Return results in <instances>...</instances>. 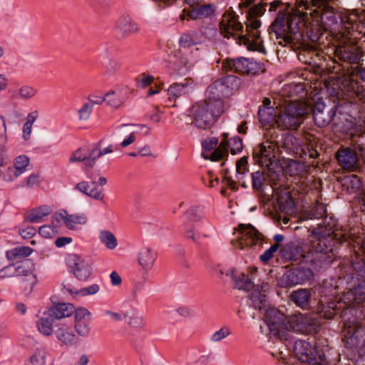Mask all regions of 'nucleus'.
<instances>
[{
    "instance_id": "f257e3e1",
    "label": "nucleus",
    "mask_w": 365,
    "mask_h": 365,
    "mask_svg": "<svg viewBox=\"0 0 365 365\" xmlns=\"http://www.w3.org/2000/svg\"><path fill=\"white\" fill-rule=\"evenodd\" d=\"M318 0H297L295 9L291 13L279 14L269 26L270 34H274L277 39H282L284 46L289 45L293 50L302 46V34L301 26L309 20L308 13L317 6Z\"/></svg>"
},
{
    "instance_id": "f03ea898",
    "label": "nucleus",
    "mask_w": 365,
    "mask_h": 365,
    "mask_svg": "<svg viewBox=\"0 0 365 365\" xmlns=\"http://www.w3.org/2000/svg\"><path fill=\"white\" fill-rule=\"evenodd\" d=\"M223 110L224 103L220 98H210L197 101L189 110V116L192 118L190 123L199 129H209Z\"/></svg>"
},
{
    "instance_id": "7ed1b4c3",
    "label": "nucleus",
    "mask_w": 365,
    "mask_h": 365,
    "mask_svg": "<svg viewBox=\"0 0 365 365\" xmlns=\"http://www.w3.org/2000/svg\"><path fill=\"white\" fill-rule=\"evenodd\" d=\"M310 108L306 102L295 101L285 105L275 116L277 128L282 130H296L309 113Z\"/></svg>"
},
{
    "instance_id": "20e7f679",
    "label": "nucleus",
    "mask_w": 365,
    "mask_h": 365,
    "mask_svg": "<svg viewBox=\"0 0 365 365\" xmlns=\"http://www.w3.org/2000/svg\"><path fill=\"white\" fill-rule=\"evenodd\" d=\"M266 6V3H260L249 9L246 22L247 34L239 36L240 43L245 45L249 50L261 51L263 48L262 40L258 30L261 22L257 17L264 14Z\"/></svg>"
},
{
    "instance_id": "39448f33",
    "label": "nucleus",
    "mask_w": 365,
    "mask_h": 365,
    "mask_svg": "<svg viewBox=\"0 0 365 365\" xmlns=\"http://www.w3.org/2000/svg\"><path fill=\"white\" fill-rule=\"evenodd\" d=\"M235 230L237 232V236L232 240V244L237 249H249L256 246L260 247L265 242L264 236L251 224H240Z\"/></svg>"
},
{
    "instance_id": "423d86ee",
    "label": "nucleus",
    "mask_w": 365,
    "mask_h": 365,
    "mask_svg": "<svg viewBox=\"0 0 365 365\" xmlns=\"http://www.w3.org/2000/svg\"><path fill=\"white\" fill-rule=\"evenodd\" d=\"M294 353L299 361L309 365H326V359L322 351L313 349L308 341L299 340L295 342Z\"/></svg>"
},
{
    "instance_id": "0eeeda50",
    "label": "nucleus",
    "mask_w": 365,
    "mask_h": 365,
    "mask_svg": "<svg viewBox=\"0 0 365 365\" xmlns=\"http://www.w3.org/2000/svg\"><path fill=\"white\" fill-rule=\"evenodd\" d=\"M222 69L241 75H257L264 71L259 63L243 57L226 58L222 62Z\"/></svg>"
},
{
    "instance_id": "6e6552de",
    "label": "nucleus",
    "mask_w": 365,
    "mask_h": 365,
    "mask_svg": "<svg viewBox=\"0 0 365 365\" xmlns=\"http://www.w3.org/2000/svg\"><path fill=\"white\" fill-rule=\"evenodd\" d=\"M330 243L331 241L324 237H315L311 241V252L315 255L314 260L318 262L320 265L330 264L335 258Z\"/></svg>"
},
{
    "instance_id": "1a4fd4ad",
    "label": "nucleus",
    "mask_w": 365,
    "mask_h": 365,
    "mask_svg": "<svg viewBox=\"0 0 365 365\" xmlns=\"http://www.w3.org/2000/svg\"><path fill=\"white\" fill-rule=\"evenodd\" d=\"M264 321L270 332L276 337L282 339L287 331V317L275 309L266 310Z\"/></svg>"
},
{
    "instance_id": "9d476101",
    "label": "nucleus",
    "mask_w": 365,
    "mask_h": 365,
    "mask_svg": "<svg viewBox=\"0 0 365 365\" xmlns=\"http://www.w3.org/2000/svg\"><path fill=\"white\" fill-rule=\"evenodd\" d=\"M317 326L309 317L298 314L287 317V330L309 334L316 332Z\"/></svg>"
},
{
    "instance_id": "9b49d317",
    "label": "nucleus",
    "mask_w": 365,
    "mask_h": 365,
    "mask_svg": "<svg viewBox=\"0 0 365 365\" xmlns=\"http://www.w3.org/2000/svg\"><path fill=\"white\" fill-rule=\"evenodd\" d=\"M276 151V144L267 140L254 148L253 158L260 165L269 167L275 158Z\"/></svg>"
},
{
    "instance_id": "f8f14e48",
    "label": "nucleus",
    "mask_w": 365,
    "mask_h": 365,
    "mask_svg": "<svg viewBox=\"0 0 365 365\" xmlns=\"http://www.w3.org/2000/svg\"><path fill=\"white\" fill-rule=\"evenodd\" d=\"M219 26L221 34L225 38L237 34L242 29V25L238 21V16L231 8L222 15Z\"/></svg>"
},
{
    "instance_id": "ddd939ff",
    "label": "nucleus",
    "mask_w": 365,
    "mask_h": 365,
    "mask_svg": "<svg viewBox=\"0 0 365 365\" xmlns=\"http://www.w3.org/2000/svg\"><path fill=\"white\" fill-rule=\"evenodd\" d=\"M215 12V7L212 4L199 5L196 4L189 5V7H185L180 14V19L183 21L185 19H200L209 17Z\"/></svg>"
},
{
    "instance_id": "4468645a",
    "label": "nucleus",
    "mask_w": 365,
    "mask_h": 365,
    "mask_svg": "<svg viewBox=\"0 0 365 365\" xmlns=\"http://www.w3.org/2000/svg\"><path fill=\"white\" fill-rule=\"evenodd\" d=\"M91 313L86 309L78 307L74 312V325L77 334L81 336H87L90 332Z\"/></svg>"
},
{
    "instance_id": "2eb2a0df",
    "label": "nucleus",
    "mask_w": 365,
    "mask_h": 365,
    "mask_svg": "<svg viewBox=\"0 0 365 365\" xmlns=\"http://www.w3.org/2000/svg\"><path fill=\"white\" fill-rule=\"evenodd\" d=\"M336 158L344 170L354 171L358 168L357 155L350 148H340L336 154Z\"/></svg>"
},
{
    "instance_id": "dca6fc26",
    "label": "nucleus",
    "mask_w": 365,
    "mask_h": 365,
    "mask_svg": "<svg viewBox=\"0 0 365 365\" xmlns=\"http://www.w3.org/2000/svg\"><path fill=\"white\" fill-rule=\"evenodd\" d=\"M335 56L340 61L355 64L359 63L361 53L359 47L354 45H346L339 46L335 51Z\"/></svg>"
},
{
    "instance_id": "f3484780",
    "label": "nucleus",
    "mask_w": 365,
    "mask_h": 365,
    "mask_svg": "<svg viewBox=\"0 0 365 365\" xmlns=\"http://www.w3.org/2000/svg\"><path fill=\"white\" fill-rule=\"evenodd\" d=\"M68 264L79 279H86L90 276L91 269L88 264L80 257L75 255L70 256Z\"/></svg>"
},
{
    "instance_id": "a211bd4d",
    "label": "nucleus",
    "mask_w": 365,
    "mask_h": 365,
    "mask_svg": "<svg viewBox=\"0 0 365 365\" xmlns=\"http://www.w3.org/2000/svg\"><path fill=\"white\" fill-rule=\"evenodd\" d=\"M55 217L57 221L62 222L70 230H77L86 223V217L83 215H70L66 210L56 214Z\"/></svg>"
},
{
    "instance_id": "6ab92c4d",
    "label": "nucleus",
    "mask_w": 365,
    "mask_h": 365,
    "mask_svg": "<svg viewBox=\"0 0 365 365\" xmlns=\"http://www.w3.org/2000/svg\"><path fill=\"white\" fill-rule=\"evenodd\" d=\"M310 273V269L299 268L291 269L284 275L285 282L283 285L285 287H292L302 284L309 279Z\"/></svg>"
},
{
    "instance_id": "aec40b11",
    "label": "nucleus",
    "mask_w": 365,
    "mask_h": 365,
    "mask_svg": "<svg viewBox=\"0 0 365 365\" xmlns=\"http://www.w3.org/2000/svg\"><path fill=\"white\" fill-rule=\"evenodd\" d=\"M195 88V83L192 78H186L183 83H175L168 89L169 100L187 94Z\"/></svg>"
},
{
    "instance_id": "412c9836",
    "label": "nucleus",
    "mask_w": 365,
    "mask_h": 365,
    "mask_svg": "<svg viewBox=\"0 0 365 365\" xmlns=\"http://www.w3.org/2000/svg\"><path fill=\"white\" fill-rule=\"evenodd\" d=\"M71 163L84 162L86 169L92 168L94 165L93 156L91 155V149L81 148L73 152L70 158Z\"/></svg>"
},
{
    "instance_id": "4be33fe9",
    "label": "nucleus",
    "mask_w": 365,
    "mask_h": 365,
    "mask_svg": "<svg viewBox=\"0 0 365 365\" xmlns=\"http://www.w3.org/2000/svg\"><path fill=\"white\" fill-rule=\"evenodd\" d=\"M57 339L64 345H73L76 343L78 337L72 328L66 324H61L56 331Z\"/></svg>"
},
{
    "instance_id": "5701e85b",
    "label": "nucleus",
    "mask_w": 365,
    "mask_h": 365,
    "mask_svg": "<svg viewBox=\"0 0 365 365\" xmlns=\"http://www.w3.org/2000/svg\"><path fill=\"white\" fill-rule=\"evenodd\" d=\"M310 298L311 293L309 290L307 289H299L292 292L290 294L291 300L298 307L304 309H309Z\"/></svg>"
},
{
    "instance_id": "b1692460",
    "label": "nucleus",
    "mask_w": 365,
    "mask_h": 365,
    "mask_svg": "<svg viewBox=\"0 0 365 365\" xmlns=\"http://www.w3.org/2000/svg\"><path fill=\"white\" fill-rule=\"evenodd\" d=\"M49 316L56 319H61L71 316L74 311V307L71 304H58L52 307L49 310Z\"/></svg>"
},
{
    "instance_id": "393cba45",
    "label": "nucleus",
    "mask_w": 365,
    "mask_h": 365,
    "mask_svg": "<svg viewBox=\"0 0 365 365\" xmlns=\"http://www.w3.org/2000/svg\"><path fill=\"white\" fill-rule=\"evenodd\" d=\"M76 189L95 199H103L102 190L98 187L95 182H81L76 185Z\"/></svg>"
},
{
    "instance_id": "a878e982",
    "label": "nucleus",
    "mask_w": 365,
    "mask_h": 365,
    "mask_svg": "<svg viewBox=\"0 0 365 365\" xmlns=\"http://www.w3.org/2000/svg\"><path fill=\"white\" fill-rule=\"evenodd\" d=\"M268 284L266 283L262 286V291L254 289L252 292L250 294V300L255 309L261 310L264 306V303L266 302L265 292L268 289Z\"/></svg>"
},
{
    "instance_id": "bb28decb",
    "label": "nucleus",
    "mask_w": 365,
    "mask_h": 365,
    "mask_svg": "<svg viewBox=\"0 0 365 365\" xmlns=\"http://www.w3.org/2000/svg\"><path fill=\"white\" fill-rule=\"evenodd\" d=\"M51 210L47 205H41L38 207L34 208L26 213V220L31 222H38L43 217L48 215Z\"/></svg>"
},
{
    "instance_id": "cd10ccee",
    "label": "nucleus",
    "mask_w": 365,
    "mask_h": 365,
    "mask_svg": "<svg viewBox=\"0 0 365 365\" xmlns=\"http://www.w3.org/2000/svg\"><path fill=\"white\" fill-rule=\"evenodd\" d=\"M118 28L124 34H134L139 31L138 24L128 16H123L118 21Z\"/></svg>"
},
{
    "instance_id": "c85d7f7f",
    "label": "nucleus",
    "mask_w": 365,
    "mask_h": 365,
    "mask_svg": "<svg viewBox=\"0 0 365 365\" xmlns=\"http://www.w3.org/2000/svg\"><path fill=\"white\" fill-rule=\"evenodd\" d=\"M308 171L307 167L304 164L295 160L291 161L287 167L286 172L291 176H299L302 178L307 175Z\"/></svg>"
},
{
    "instance_id": "c756f323",
    "label": "nucleus",
    "mask_w": 365,
    "mask_h": 365,
    "mask_svg": "<svg viewBox=\"0 0 365 365\" xmlns=\"http://www.w3.org/2000/svg\"><path fill=\"white\" fill-rule=\"evenodd\" d=\"M23 274L22 264H11L0 271L1 278H14L20 277Z\"/></svg>"
},
{
    "instance_id": "7c9ffc66",
    "label": "nucleus",
    "mask_w": 365,
    "mask_h": 365,
    "mask_svg": "<svg viewBox=\"0 0 365 365\" xmlns=\"http://www.w3.org/2000/svg\"><path fill=\"white\" fill-rule=\"evenodd\" d=\"M235 286L239 289L250 290L253 287L252 279L247 274L240 273L235 277Z\"/></svg>"
},
{
    "instance_id": "2f4dec72",
    "label": "nucleus",
    "mask_w": 365,
    "mask_h": 365,
    "mask_svg": "<svg viewBox=\"0 0 365 365\" xmlns=\"http://www.w3.org/2000/svg\"><path fill=\"white\" fill-rule=\"evenodd\" d=\"M138 261L143 268H150L155 261V255L149 249L143 250L140 252Z\"/></svg>"
},
{
    "instance_id": "473e14b6",
    "label": "nucleus",
    "mask_w": 365,
    "mask_h": 365,
    "mask_svg": "<svg viewBox=\"0 0 365 365\" xmlns=\"http://www.w3.org/2000/svg\"><path fill=\"white\" fill-rule=\"evenodd\" d=\"M23 173V158L22 156H18L14 163L12 168H9L7 170V175L9 180H11L17 178Z\"/></svg>"
},
{
    "instance_id": "72a5a7b5",
    "label": "nucleus",
    "mask_w": 365,
    "mask_h": 365,
    "mask_svg": "<svg viewBox=\"0 0 365 365\" xmlns=\"http://www.w3.org/2000/svg\"><path fill=\"white\" fill-rule=\"evenodd\" d=\"M102 143L103 140H101L91 149V155L93 156L94 163H96V160L102 155L110 154L113 151L112 145H109L108 146L101 149Z\"/></svg>"
},
{
    "instance_id": "f704fd0d",
    "label": "nucleus",
    "mask_w": 365,
    "mask_h": 365,
    "mask_svg": "<svg viewBox=\"0 0 365 365\" xmlns=\"http://www.w3.org/2000/svg\"><path fill=\"white\" fill-rule=\"evenodd\" d=\"M202 155L206 160L209 159L212 161H220L225 157L228 156V150H225L217 147L212 151V153L210 155L207 154L205 152H202Z\"/></svg>"
},
{
    "instance_id": "c9c22d12",
    "label": "nucleus",
    "mask_w": 365,
    "mask_h": 365,
    "mask_svg": "<svg viewBox=\"0 0 365 365\" xmlns=\"http://www.w3.org/2000/svg\"><path fill=\"white\" fill-rule=\"evenodd\" d=\"M100 238L108 249H114L117 246V240L115 236L108 231L101 232Z\"/></svg>"
},
{
    "instance_id": "e433bc0d",
    "label": "nucleus",
    "mask_w": 365,
    "mask_h": 365,
    "mask_svg": "<svg viewBox=\"0 0 365 365\" xmlns=\"http://www.w3.org/2000/svg\"><path fill=\"white\" fill-rule=\"evenodd\" d=\"M34 365H45L46 361V352L43 349H37L30 358Z\"/></svg>"
},
{
    "instance_id": "4c0bfd02",
    "label": "nucleus",
    "mask_w": 365,
    "mask_h": 365,
    "mask_svg": "<svg viewBox=\"0 0 365 365\" xmlns=\"http://www.w3.org/2000/svg\"><path fill=\"white\" fill-rule=\"evenodd\" d=\"M38 117L37 111H34L28 115L26 123L24 124V140L29 138L31 133L33 123Z\"/></svg>"
},
{
    "instance_id": "58836bf2",
    "label": "nucleus",
    "mask_w": 365,
    "mask_h": 365,
    "mask_svg": "<svg viewBox=\"0 0 365 365\" xmlns=\"http://www.w3.org/2000/svg\"><path fill=\"white\" fill-rule=\"evenodd\" d=\"M272 108H264L260 106L258 110V119L261 123H267L272 119L271 111Z\"/></svg>"
},
{
    "instance_id": "ea45409f",
    "label": "nucleus",
    "mask_w": 365,
    "mask_h": 365,
    "mask_svg": "<svg viewBox=\"0 0 365 365\" xmlns=\"http://www.w3.org/2000/svg\"><path fill=\"white\" fill-rule=\"evenodd\" d=\"M7 258L11 261H16V264H21L23 259V248L17 247L6 252Z\"/></svg>"
},
{
    "instance_id": "a19ab883",
    "label": "nucleus",
    "mask_w": 365,
    "mask_h": 365,
    "mask_svg": "<svg viewBox=\"0 0 365 365\" xmlns=\"http://www.w3.org/2000/svg\"><path fill=\"white\" fill-rule=\"evenodd\" d=\"M252 177L253 189L259 190L265 180L264 173L262 171H257L252 174Z\"/></svg>"
},
{
    "instance_id": "79ce46f5",
    "label": "nucleus",
    "mask_w": 365,
    "mask_h": 365,
    "mask_svg": "<svg viewBox=\"0 0 365 365\" xmlns=\"http://www.w3.org/2000/svg\"><path fill=\"white\" fill-rule=\"evenodd\" d=\"M38 329L45 335H50L53 331L52 322L48 319L42 318L38 324Z\"/></svg>"
},
{
    "instance_id": "37998d69",
    "label": "nucleus",
    "mask_w": 365,
    "mask_h": 365,
    "mask_svg": "<svg viewBox=\"0 0 365 365\" xmlns=\"http://www.w3.org/2000/svg\"><path fill=\"white\" fill-rule=\"evenodd\" d=\"M36 282V277L32 272L24 273V283H26V287H24L25 290H28L31 292Z\"/></svg>"
},
{
    "instance_id": "c03bdc74",
    "label": "nucleus",
    "mask_w": 365,
    "mask_h": 365,
    "mask_svg": "<svg viewBox=\"0 0 365 365\" xmlns=\"http://www.w3.org/2000/svg\"><path fill=\"white\" fill-rule=\"evenodd\" d=\"M99 287L97 284H93L87 288L82 289L81 290L76 291L75 292H73L72 290L68 289V292L74 294V296L81 295V296H86L87 294H93L98 292Z\"/></svg>"
},
{
    "instance_id": "a18cd8bd",
    "label": "nucleus",
    "mask_w": 365,
    "mask_h": 365,
    "mask_svg": "<svg viewBox=\"0 0 365 365\" xmlns=\"http://www.w3.org/2000/svg\"><path fill=\"white\" fill-rule=\"evenodd\" d=\"M137 81L140 87L145 88L154 83V77L143 73L138 77Z\"/></svg>"
},
{
    "instance_id": "49530a36",
    "label": "nucleus",
    "mask_w": 365,
    "mask_h": 365,
    "mask_svg": "<svg viewBox=\"0 0 365 365\" xmlns=\"http://www.w3.org/2000/svg\"><path fill=\"white\" fill-rule=\"evenodd\" d=\"M364 133H365V124L355 125L349 129V135L351 140L355 137H361Z\"/></svg>"
},
{
    "instance_id": "de8ad7c7",
    "label": "nucleus",
    "mask_w": 365,
    "mask_h": 365,
    "mask_svg": "<svg viewBox=\"0 0 365 365\" xmlns=\"http://www.w3.org/2000/svg\"><path fill=\"white\" fill-rule=\"evenodd\" d=\"M278 249L279 248L277 247V245H272L268 250L260 255V260L264 263L267 262L274 257V254Z\"/></svg>"
},
{
    "instance_id": "09e8293b",
    "label": "nucleus",
    "mask_w": 365,
    "mask_h": 365,
    "mask_svg": "<svg viewBox=\"0 0 365 365\" xmlns=\"http://www.w3.org/2000/svg\"><path fill=\"white\" fill-rule=\"evenodd\" d=\"M248 160L246 156L239 159L236 163V170L239 174H244L248 171L247 168Z\"/></svg>"
},
{
    "instance_id": "8fccbe9b",
    "label": "nucleus",
    "mask_w": 365,
    "mask_h": 365,
    "mask_svg": "<svg viewBox=\"0 0 365 365\" xmlns=\"http://www.w3.org/2000/svg\"><path fill=\"white\" fill-rule=\"evenodd\" d=\"M106 100L108 103L113 107H118L121 104V101L119 98H118L114 91H110L106 94Z\"/></svg>"
},
{
    "instance_id": "3c124183",
    "label": "nucleus",
    "mask_w": 365,
    "mask_h": 365,
    "mask_svg": "<svg viewBox=\"0 0 365 365\" xmlns=\"http://www.w3.org/2000/svg\"><path fill=\"white\" fill-rule=\"evenodd\" d=\"M242 140L239 137H235L232 139V146L230 148V152L232 155L240 152L242 150Z\"/></svg>"
},
{
    "instance_id": "603ef678",
    "label": "nucleus",
    "mask_w": 365,
    "mask_h": 365,
    "mask_svg": "<svg viewBox=\"0 0 365 365\" xmlns=\"http://www.w3.org/2000/svg\"><path fill=\"white\" fill-rule=\"evenodd\" d=\"M6 142V137L4 132L0 133V167L4 164L5 158V144Z\"/></svg>"
},
{
    "instance_id": "864d4df0",
    "label": "nucleus",
    "mask_w": 365,
    "mask_h": 365,
    "mask_svg": "<svg viewBox=\"0 0 365 365\" xmlns=\"http://www.w3.org/2000/svg\"><path fill=\"white\" fill-rule=\"evenodd\" d=\"M92 111V106L88 103L83 105L81 108L78 111L79 118L81 120H87Z\"/></svg>"
},
{
    "instance_id": "5fc2aeb1",
    "label": "nucleus",
    "mask_w": 365,
    "mask_h": 365,
    "mask_svg": "<svg viewBox=\"0 0 365 365\" xmlns=\"http://www.w3.org/2000/svg\"><path fill=\"white\" fill-rule=\"evenodd\" d=\"M218 139L217 138H211L202 143V147L205 151H211L217 148Z\"/></svg>"
},
{
    "instance_id": "6e6d98bb",
    "label": "nucleus",
    "mask_w": 365,
    "mask_h": 365,
    "mask_svg": "<svg viewBox=\"0 0 365 365\" xmlns=\"http://www.w3.org/2000/svg\"><path fill=\"white\" fill-rule=\"evenodd\" d=\"M147 117L152 121L158 123L160 120V113L158 106L152 108L148 113Z\"/></svg>"
},
{
    "instance_id": "4d7b16f0",
    "label": "nucleus",
    "mask_w": 365,
    "mask_h": 365,
    "mask_svg": "<svg viewBox=\"0 0 365 365\" xmlns=\"http://www.w3.org/2000/svg\"><path fill=\"white\" fill-rule=\"evenodd\" d=\"M230 334V331L227 328H222L220 330L216 331L212 336V340L214 341H219L225 338Z\"/></svg>"
},
{
    "instance_id": "13d9d810",
    "label": "nucleus",
    "mask_w": 365,
    "mask_h": 365,
    "mask_svg": "<svg viewBox=\"0 0 365 365\" xmlns=\"http://www.w3.org/2000/svg\"><path fill=\"white\" fill-rule=\"evenodd\" d=\"M180 45L183 47H188L195 43L193 36L190 34H184L180 40Z\"/></svg>"
},
{
    "instance_id": "bf43d9fd",
    "label": "nucleus",
    "mask_w": 365,
    "mask_h": 365,
    "mask_svg": "<svg viewBox=\"0 0 365 365\" xmlns=\"http://www.w3.org/2000/svg\"><path fill=\"white\" fill-rule=\"evenodd\" d=\"M88 100L93 104H101L106 100V95H98L97 93H91L88 96Z\"/></svg>"
},
{
    "instance_id": "052dcab7",
    "label": "nucleus",
    "mask_w": 365,
    "mask_h": 365,
    "mask_svg": "<svg viewBox=\"0 0 365 365\" xmlns=\"http://www.w3.org/2000/svg\"><path fill=\"white\" fill-rule=\"evenodd\" d=\"M39 173L31 174L26 180V185L28 187H33L39 182Z\"/></svg>"
},
{
    "instance_id": "680f3d73",
    "label": "nucleus",
    "mask_w": 365,
    "mask_h": 365,
    "mask_svg": "<svg viewBox=\"0 0 365 365\" xmlns=\"http://www.w3.org/2000/svg\"><path fill=\"white\" fill-rule=\"evenodd\" d=\"M222 182L229 188L235 190L237 189V183L235 180L232 179V178L228 176H225Z\"/></svg>"
},
{
    "instance_id": "e2e57ef3",
    "label": "nucleus",
    "mask_w": 365,
    "mask_h": 365,
    "mask_svg": "<svg viewBox=\"0 0 365 365\" xmlns=\"http://www.w3.org/2000/svg\"><path fill=\"white\" fill-rule=\"evenodd\" d=\"M135 133H132L130 134V135L128 136V138L125 139L120 144V145L123 147V148H125L128 145H130V144H132L133 143L135 142Z\"/></svg>"
},
{
    "instance_id": "0e129e2a",
    "label": "nucleus",
    "mask_w": 365,
    "mask_h": 365,
    "mask_svg": "<svg viewBox=\"0 0 365 365\" xmlns=\"http://www.w3.org/2000/svg\"><path fill=\"white\" fill-rule=\"evenodd\" d=\"M222 139L221 143H220L218 148L225 150H228V134L226 133H222Z\"/></svg>"
},
{
    "instance_id": "69168bd1",
    "label": "nucleus",
    "mask_w": 365,
    "mask_h": 365,
    "mask_svg": "<svg viewBox=\"0 0 365 365\" xmlns=\"http://www.w3.org/2000/svg\"><path fill=\"white\" fill-rule=\"evenodd\" d=\"M71 240H72L70 237H60L56 240L55 245L58 247H61L67 244H69L71 242Z\"/></svg>"
},
{
    "instance_id": "338daca9",
    "label": "nucleus",
    "mask_w": 365,
    "mask_h": 365,
    "mask_svg": "<svg viewBox=\"0 0 365 365\" xmlns=\"http://www.w3.org/2000/svg\"><path fill=\"white\" fill-rule=\"evenodd\" d=\"M110 279L113 285L118 286L121 284V277L116 272H113L110 274Z\"/></svg>"
},
{
    "instance_id": "774afa93",
    "label": "nucleus",
    "mask_w": 365,
    "mask_h": 365,
    "mask_svg": "<svg viewBox=\"0 0 365 365\" xmlns=\"http://www.w3.org/2000/svg\"><path fill=\"white\" fill-rule=\"evenodd\" d=\"M36 93V89L33 86H26L24 88V98H31Z\"/></svg>"
}]
</instances>
